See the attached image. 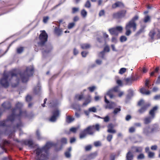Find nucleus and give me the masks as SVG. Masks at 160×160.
<instances>
[{
	"instance_id": "864d4df0",
	"label": "nucleus",
	"mask_w": 160,
	"mask_h": 160,
	"mask_svg": "<svg viewBox=\"0 0 160 160\" xmlns=\"http://www.w3.org/2000/svg\"><path fill=\"white\" fill-rule=\"evenodd\" d=\"M85 148L86 151H88L91 149L92 148V146L91 145H88L86 146Z\"/></svg>"
},
{
	"instance_id": "ea45409f",
	"label": "nucleus",
	"mask_w": 160,
	"mask_h": 160,
	"mask_svg": "<svg viewBox=\"0 0 160 160\" xmlns=\"http://www.w3.org/2000/svg\"><path fill=\"white\" fill-rule=\"evenodd\" d=\"M127 84H131L132 82V80L130 78H127L125 79Z\"/></svg>"
},
{
	"instance_id": "4c0bfd02",
	"label": "nucleus",
	"mask_w": 160,
	"mask_h": 160,
	"mask_svg": "<svg viewBox=\"0 0 160 160\" xmlns=\"http://www.w3.org/2000/svg\"><path fill=\"white\" fill-rule=\"evenodd\" d=\"M103 38L105 39V42H106V41L107 40H109L108 38V35L106 32H103Z\"/></svg>"
},
{
	"instance_id": "a878e982",
	"label": "nucleus",
	"mask_w": 160,
	"mask_h": 160,
	"mask_svg": "<svg viewBox=\"0 0 160 160\" xmlns=\"http://www.w3.org/2000/svg\"><path fill=\"white\" fill-rule=\"evenodd\" d=\"M86 133L83 131L80 133V138L82 139L85 138L87 135Z\"/></svg>"
},
{
	"instance_id": "6e6d98bb",
	"label": "nucleus",
	"mask_w": 160,
	"mask_h": 160,
	"mask_svg": "<svg viewBox=\"0 0 160 160\" xmlns=\"http://www.w3.org/2000/svg\"><path fill=\"white\" fill-rule=\"evenodd\" d=\"M126 29V34L127 36H129L130 35V34L131 33V31L130 30V29L125 28Z\"/></svg>"
},
{
	"instance_id": "f3484780",
	"label": "nucleus",
	"mask_w": 160,
	"mask_h": 160,
	"mask_svg": "<svg viewBox=\"0 0 160 160\" xmlns=\"http://www.w3.org/2000/svg\"><path fill=\"white\" fill-rule=\"evenodd\" d=\"M10 142L6 140H3L2 143L0 145V147L3 150H5L4 147L8 146Z\"/></svg>"
},
{
	"instance_id": "79ce46f5",
	"label": "nucleus",
	"mask_w": 160,
	"mask_h": 160,
	"mask_svg": "<svg viewBox=\"0 0 160 160\" xmlns=\"http://www.w3.org/2000/svg\"><path fill=\"white\" fill-rule=\"evenodd\" d=\"M113 137V136L111 134H108L107 138V139L108 141L110 142Z\"/></svg>"
},
{
	"instance_id": "e433bc0d",
	"label": "nucleus",
	"mask_w": 160,
	"mask_h": 160,
	"mask_svg": "<svg viewBox=\"0 0 160 160\" xmlns=\"http://www.w3.org/2000/svg\"><path fill=\"white\" fill-rule=\"evenodd\" d=\"M120 111H121L120 107H119V108H116L114 110L113 112V113L114 114H116L118 112H119Z\"/></svg>"
},
{
	"instance_id": "f8f14e48",
	"label": "nucleus",
	"mask_w": 160,
	"mask_h": 160,
	"mask_svg": "<svg viewBox=\"0 0 160 160\" xmlns=\"http://www.w3.org/2000/svg\"><path fill=\"white\" fill-rule=\"evenodd\" d=\"M109 51V47L107 45L104 48L103 51L100 52L99 54V56L100 57H101L102 58H104L105 52H108Z\"/></svg>"
},
{
	"instance_id": "6ab92c4d",
	"label": "nucleus",
	"mask_w": 160,
	"mask_h": 160,
	"mask_svg": "<svg viewBox=\"0 0 160 160\" xmlns=\"http://www.w3.org/2000/svg\"><path fill=\"white\" fill-rule=\"evenodd\" d=\"M2 106L5 109H8L11 107V104L9 102H7L2 104Z\"/></svg>"
},
{
	"instance_id": "f704fd0d",
	"label": "nucleus",
	"mask_w": 160,
	"mask_h": 160,
	"mask_svg": "<svg viewBox=\"0 0 160 160\" xmlns=\"http://www.w3.org/2000/svg\"><path fill=\"white\" fill-rule=\"evenodd\" d=\"M94 145L96 147L101 146L102 145V143L100 141H97L94 142Z\"/></svg>"
},
{
	"instance_id": "3c124183",
	"label": "nucleus",
	"mask_w": 160,
	"mask_h": 160,
	"mask_svg": "<svg viewBox=\"0 0 160 160\" xmlns=\"http://www.w3.org/2000/svg\"><path fill=\"white\" fill-rule=\"evenodd\" d=\"M126 71V69L125 68H122L120 69L119 71V73L122 74L125 72Z\"/></svg>"
},
{
	"instance_id": "338daca9",
	"label": "nucleus",
	"mask_w": 160,
	"mask_h": 160,
	"mask_svg": "<svg viewBox=\"0 0 160 160\" xmlns=\"http://www.w3.org/2000/svg\"><path fill=\"white\" fill-rule=\"evenodd\" d=\"M66 157L67 158H68L70 157V154L69 152H66L65 153Z\"/></svg>"
},
{
	"instance_id": "0eeeda50",
	"label": "nucleus",
	"mask_w": 160,
	"mask_h": 160,
	"mask_svg": "<svg viewBox=\"0 0 160 160\" xmlns=\"http://www.w3.org/2000/svg\"><path fill=\"white\" fill-rule=\"evenodd\" d=\"M52 113V115L50 118L49 120L50 122H55L57 118L59 117L60 112L59 110L57 109L53 111Z\"/></svg>"
},
{
	"instance_id": "8fccbe9b",
	"label": "nucleus",
	"mask_w": 160,
	"mask_h": 160,
	"mask_svg": "<svg viewBox=\"0 0 160 160\" xmlns=\"http://www.w3.org/2000/svg\"><path fill=\"white\" fill-rule=\"evenodd\" d=\"M83 97V96L82 95H77L75 96L76 98L78 99L79 100H81L82 98Z\"/></svg>"
},
{
	"instance_id": "a211bd4d",
	"label": "nucleus",
	"mask_w": 160,
	"mask_h": 160,
	"mask_svg": "<svg viewBox=\"0 0 160 160\" xmlns=\"http://www.w3.org/2000/svg\"><path fill=\"white\" fill-rule=\"evenodd\" d=\"M150 128L149 127H146L143 129V133L145 135H148L151 132Z\"/></svg>"
},
{
	"instance_id": "603ef678",
	"label": "nucleus",
	"mask_w": 160,
	"mask_h": 160,
	"mask_svg": "<svg viewBox=\"0 0 160 160\" xmlns=\"http://www.w3.org/2000/svg\"><path fill=\"white\" fill-rule=\"evenodd\" d=\"M75 25V24L74 22L70 23L68 25V28L69 29H71Z\"/></svg>"
},
{
	"instance_id": "4be33fe9",
	"label": "nucleus",
	"mask_w": 160,
	"mask_h": 160,
	"mask_svg": "<svg viewBox=\"0 0 160 160\" xmlns=\"http://www.w3.org/2000/svg\"><path fill=\"white\" fill-rule=\"evenodd\" d=\"M140 92L141 93L143 94L148 95L150 94V92L149 91H146L145 89L144 88H142L140 90Z\"/></svg>"
},
{
	"instance_id": "37998d69",
	"label": "nucleus",
	"mask_w": 160,
	"mask_h": 160,
	"mask_svg": "<svg viewBox=\"0 0 160 160\" xmlns=\"http://www.w3.org/2000/svg\"><path fill=\"white\" fill-rule=\"evenodd\" d=\"M127 38L125 36H122L120 38V40L121 42H123L126 41Z\"/></svg>"
},
{
	"instance_id": "39448f33",
	"label": "nucleus",
	"mask_w": 160,
	"mask_h": 160,
	"mask_svg": "<svg viewBox=\"0 0 160 160\" xmlns=\"http://www.w3.org/2000/svg\"><path fill=\"white\" fill-rule=\"evenodd\" d=\"M48 37V35L46 32L44 31H42L39 35L40 41L38 43V45L39 46L43 45L47 41Z\"/></svg>"
},
{
	"instance_id": "c9c22d12",
	"label": "nucleus",
	"mask_w": 160,
	"mask_h": 160,
	"mask_svg": "<svg viewBox=\"0 0 160 160\" xmlns=\"http://www.w3.org/2000/svg\"><path fill=\"white\" fill-rule=\"evenodd\" d=\"M79 10V8L78 7H74L72 8V13H75L78 12Z\"/></svg>"
},
{
	"instance_id": "2eb2a0df",
	"label": "nucleus",
	"mask_w": 160,
	"mask_h": 160,
	"mask_svg": "<svg viewBox=\"0 0 160 160\" xmlns=\"http://www.w3.org/2000/svg\"><path fill=\"white\" fill-rule=\"evenodd\" d=\"M112 8H115L117 7H124L123 4L120 2L118 1L112 5Z\"/></svg>"
},
{
	"instance_id": "5fc2aeb1",
	"label": "nucleus",
	"mask_w": 160,
	"mask_h": 160,
	"mask_svg": "<svg viewBox=\"0 0 160 160\" xmlns=\"http://www.w3.org/2000/svg\"><path fill=\"white\" fill-rule=\"evenodd\" d=\"M135 129L134 127H130L129 129V131L130 133H132L135 131Z\"/></svg>"
},
{
	"instance_id": "7ed1b4c3",
	"label": "nucleus",
	"mask_w": 160,
	"mask_h": 160,
	"mask_svg": "<svg viewBox=\"0 0 160 160\" xmlns=\"http://www.w3.org/2000/svg\"><path fill=\"white\" fill-rule=\"evenodd\" d=\"M56 145V144L52 142H48L42 148H38L35 151L36 159L37 160H44L48 158V149L52 146Z\"/></svg>"
},
{
	"instance_id": "5701e85b",
	"label": "nucleus",
	"mask_w": 160,
	"mask_h": 160,
	"mask_svg": "<svg viewBox=\"0 0 160 160\" xmlns=\"http://www.w3.org/2000/svg\"><path fill=\"white\" fill-rule=\"evenodd\" d=\"M81 47L82 49H85L90 48V45L89 44L85 43L81 44Z\"/></svg>"
},
{
	"instance_id": "69168bd1",
	"label": "nucleus",
	"mask_w": 160,
	"mask_h": 160,
	"mask_svg": "<svg viewBox=\"0 0 160 160\" xmlns=\"http://www.w3.org/2000/svg\"><path fill=\"white\" fill-rule=\"evenodd\" d=\"M151 148L152 150H155L157 149V146L156 145L152 146L151 147Z\"/></svg>"
},
{
	"instance_id": "4468645a",
	"label": "nucleus",
	"mask_w": 160,
	"mask_h": 160,
	"mask_svg": "<svg viewBox=\"0 0 160 160\" xmlns=\"http://www.w3.org/2000/svg\"><path fill=\"white\" fill-rule=\"evenodd\" d=\"M132 151L137 152H142L143 148L142 147L133 146L132 147Z\"/></svg>"
},
{
	"instance_id": "72a5a7b5",
	"label": "nucleus",
	"mask_w": 160,
	"mask_h": 160,
	"mask_svg": "<svg viewBox=\"0 0 160 160\" xmlns=\"http://www.w3.org/2000/svg\"><path fill=\"white\" fill-rule=\"evenodd\" d=\"M145 158V156L143 153H141L139 154L137 157V158L138 160L142 159H144Z\"/></svg>"
},
{
	"instance_id": "423d86ee",
	"label": "nucleus",
	"mask_w": 160,
	"mask_h": 160,
	"mask_svg": "<svg viewBox=\"0 0 160 160\" xmlns=\"http://www.w3.org/2000/svg\"><path fill=\"white\" fill-rule=\"evenodd\" d=\"M122 28L121 26H117L116 28H110L108 29L110 33L112 35H118L119 32H121Z\"/></svg>"
},
{
	"instance_id": "7c9ffc66",
	"label": "nucleus",
	"mask_w": 160,
	"mask_h": 160,
	"mask_svg": "<svg viewBox=\"0 0 160 160\" xmlns=\"http://www.w3.org/2000/svg\"><path fill=\"white\" fill-rule=\"evenodd\" d=\"M84 6L87 8H90L91 7V3L90 1L89 0H88L86 2Z\"/></svg>"
},
{
	"instance_id": "de8ad7c7",
	"label": "nucleus",
	"mask_w": 160,
	"mask_h": 160,
	"mask_svg": "<svg viewBox=\"0 0 160 160\" xmlns=\"http://www.w3.org/2000/svg\"><path fill=\"white\" fill-rule=\"evenodd\" d=\"M61 141L62 144H66L67 142V139L65 138H62Z\"/></svg>"
},
{
	"instance_id": "6e6552de",
	"label": "nucleus",
	"mask_w": 160,
	"mask_h": 160,
	"mask_svg": "<svg viewBox=\"0 0 160 160\" xmlns=\"http://www.w3.org/2000/svg\"><path fill=\"white\" fill-rule=\"evenodd\" d=\"M118 90L119 87L118 86L115 87L109 90L106 95L109 96L110 98H112L114 97V95L113 94V92H118Z\"/></svg>"
},
{
	"instance_id": "c03bdc74",
	"label": "nucleus",
	"mask_w": 160,
	"mask_h": 160,
	"mask_svg": "<svg viewBox=\"0 0 160 160\" xmlns=\"http://www.w3.org/2000/svg\"><path fill=\"white\" fill-rule=\"evenodd\" d=\"M23 50V47H20L17 48V52L18 53H22Z\"/></svg>"
},
{
	"instance_id": "aec40b11",
	"label": "nucleus",
	"mask_w": 160,
	"mask_h": 160,
	"mask_svg": "<svg viewBox=\"0 0 160 160\" xmlns=\"http://www.w3.org/2000/svg\"><path fill=\"white\" fill-rule=\"evenodd\" d=\"M133 155L131 151H129L126 155L127 160H132L133 159Z\"/></svg>"
},
{
	"instance_id": "412c9836",
	"label": "nucleus",
	"mask_w": 160,
	"mask_h": 160,
	"mask_svg": "<svg viewBox=\"0 0 160 160\" xmlns=\"http://www.w3.org/2000/svg\"><path fill=\"white\" fill-rule=\"evenodd\" d=\"M149 105L146 104L144 107H142L141 109H140L138 111L140 113H142L144 112L147 109V108L149 106Z\"/></svg>"
},
{
	"instance_id": "b1692460",
	"label": "nucleus",
	"mask_w": 160,
	"mask_h": 160,
	"mask_svg": "<svg viewBox=\"0 0 160 160\" xmlns=\"http://www.w3.org/2000/svg\"><path fill=\"white\" fill-rule=\"evenodd\" d=\"M58 104L57 101H52L49 104V106L51 107H56Z\"/></svg>"
},
{
	"instance_id": "cd10ccee",
	"label": "nucleus",
	"mask_w": 160,
	"mask_h": 160,
	"mask_svg": "<svg viewBox=\"0 0 160 160\" xmlns=\"http://www.w3.org/2000/svg\"><path fill=\"white\" fill-rule=\"evenodd\" d=\"M81 13L82 16L84 18H85L87 16V12L84 9H82L81 11Z\"/></svg>"
},
{
	"instance_id": "bf43d9fd",
	"label": "nucleus",
	"mask_w": 160,
	"mask_h": 160,
	"mask_svg": "<svg viewBox=\"0 0 160 160\" xmlns=\"http://www.w3.org/2000/svg\"><path fill=\"white\" fill-rule=\"evenodd\" d=\"M36 135L38 139H40L41 138L40 132L38 130H37L36 131Z\"/></svg>"
},
{
	"instance_id": "680f3d73",
	"label": "nucleus",
	"mask_w": 160,
	"mask_h": 160,
	"mask_svg": "<svg viewBox=\"0 0 160 160\" xmlns=\"http://www.w3.org/2000/svg\"><path fill=\"white\" fill-rule=\"evenodd\" d=\"M96 88V87L95 86H92L91 87H89L88 88V89H89L90 91L91 92H92L94 91V90Z\"/></svg>"
},
{
	"instance_id": "58836bf2",
	"label": "nucleus",
	"mask_w": 160,
	"mask_h": 160,
	"mask_svg": "<svg viewBox=\"0 0 160 160\" xmlns=\"http://www.w3.org/2000/svg\"><path fill=\"white\" fill-rule=\"evenodd\" d=\"M35 92L38 94L40 91V87L39 86H38L37 87L35 88L34 89Z\"/></svg>"
},
{
	"instance_id": "473e14b6",
	"label": "nucleus",
	"mask_w": 160,
	"mask_h": 160,
	"mask_svg": "<svg viewBox=\"0 0 160 160\" xmlns=\"http://www.w3.org/2000/svg\"><path fill=\"white\" fill-rule=\"evenodd\" d=\"M144 22L145 23H147L148 22H149L150 21V17L147 15L145 16L144 19Z\"/></svg>"
},
{
	"instance_id": "052dcab7",
	"label": "nucleus",
	"mask_w": 160,
	"mask_h": 160,
	"mask_svg": "<svg viewBox=\"0 0 160 160\" xmlns=\"http://www.w3.org/2000/svg\"><path fill=\"white\" fill-rule=\"evenodd\" d=\"M49 19V17L48 16L44 17L43 18V22L44 23H46Z\"/></svg>"
},
{
	"instance_id": "20e7f679",
	"label": "nucleus",
	"mask_w": 160,
	"mask_h": 160,
	"mask_svg": "<svg viewBox=\"0 0 160 160\" xmlns=\"http://www.w3.org/2000/svg\"><path fill=\"white\" fill-rule=\"evenodd\" d=\"M158 107L156 106L154 107L149 112V114L151 115V117H148L145 118L144 119V123L147 124L150 123L152 120L154 118L155 116V111L157 110Z\"/></svg>"
},
{
	"instance_id": "f257e3e1",
	"label": "nucleus",
	"mask_w": 160,
	"mask_h": 160,
	"mask_svg": "<svg viewBox=\"0 0 160 160\" xmlns=\"http://www.w3.org/2000/svg\"><path fill=\"white\" fill-rule=\"evenodd\" d=\"M33 71V67L30 66L27 67L25 71L19 74H16L12 72L8 73L4 72L2 78L0 80V83L2 86L7 88L12 83V86L15 87L19 83V79L18 78L19 76L20 77L22 82H26L29 77L32 75Z\"/></svg>"
},
{
	"instance_id": "a18cd8bd",
	"label": "nucleus",
	"mask_w": 160,
	"mask_h": 160,
	"mask_svg": "<svg viewBox=\"0 0 160 160\" xmlns=\"http://www.w3.org/2000/svg\"><path fill=\"white\" fill-rule=\"evenodd\" d=\"M105 11L103 10H101L100 11L99 13V16L101 17L104 15L105 14Z\"/></svg>"
},
{
	"instance_id": "9d476101",
	"label": "nucleus",
	"mask_w": 160,
	"mask_h": 160,
	"mask_svg": "<svg viewBox=\"0 0 160 160\" xmlns=\"http://www.w3.org/2000/svg\"><path fill=\"white\" fill-rule=\"evenodd\" d=\"M158 33V30L157 29L152 30L150 32L149 35L150 39L153 40L154 39L158 38L157 34Z\"/></svg>"
},
{
	"instance_id": "0e129e2a",
	"label": "nucleus",
	"mask_w": 160,
	"mask_h": 160,
	"mask_svg": "<svg viewBox=\"0 0 160 160\" xmlns=\"http://www.w3.org/2000/svg\"><path fill=\"white\" fill-rule=\"evenodd\" d=\"M144 103V101L143 100L141 99V100L138 103V105L139 106H141V105H143Z\"/></svg>"
},
{
	"instance_id": "9b49d317",
	"label": "nucleus",
	"mask_w": 160,
	"mask_h": 160,
	"mask_svg": "<svg viewBox=\"0 0 160 160\" xmlns=\"http://www.w3.org/2000/svg\"><path fill=\"white\" fill-rule=\"evenodd\" d=\"M132 28L133 31H135L136 29V24L135 22H134L132 21H130L126 25V28L130 29Z\"/></svg>"
},
{
	"instance_id": "2f4dec72",
	"label": "nucleus",
	"mask_w": 160,
	"mask_h": 160,
	"mask_svg": "<svg viewBox=\"0 0 160 160\" xmlns=\"http://www.w3.org/2000/svg\"><path fill=\"white\" fill-rule=\"evenodd\" d=\"M88 109L90 112H97V109L95 107H92L89 108Z\"/></svg>"
},
{
	"instance_id": "774afa93",
	"label": "nucleus",
	"mask_w": 160,
	"mask_h": 160,
	"mask_svg": "<svg viewBox=\"0 0 160 160\" xmlns=\"http://www.w3.org/2000/svg\"><path fill=\"white\" fill-rule=\"evenodd\" d=\"M156 84H159L160 83V75H159L156 81Z\"/></svg>"
},
{
	"instance_id": "c85d7f7f",
	"label": "nucleus",
	"mask_w": 160,
	"mask_h": 160,
	"mask_svg": "<svg viewBox=\"0 0 160 160\" xmlns=\"http://www.w3.org/2000/svg\"><path fill=\"white\" fill-rule=\"evenodd\" d=\"M74 119L68 116L66 118V121L68 123H70L74 121Z\"/></svg>"
},
{
	"instance_id": "393cba45",
	"label": "nucleus",
	"mask_w": 160,
	"mask_h": 160,
	"mask_svg": "<svg viewBox=\"0 0 160 160\" xmlns=\"http://www.w3.org/2000/svg\"><path fill=\"white\" fill-rule=\"evenodd\" d=\"M97 156L96 153H92L89 155L88 156V159L89 160H91Z\"/></svg>"
},
{
	"instance_id": "1a4fd4ad",
	"label": "nucleus",
	"mask_w": 160,
	"mask_h": 160,
	"mask_svg": "<svg viewBox=\"0 0 160 160\" xmlns=\"http://www.w3.org/2000/svg\"><path fill=\"white\" fill-rule=\"evenodd\" d=\"M107 96L106 95H105L104 97L105 102L106 103H107V105L105 107L106 108L111 109L115 107L116 106L115 103L112 102H109L106 98Z\"/></svg>"
},
{
	"instance_id": "f03ea898",
	"label": "nucleus",
	"mask_w": 160,
	"mask_h": 160,
	"mask_svg": "<svg viewBox=\"0 0 160 160\" xmlns=\"http://www.w3.org/2000/svg\"><path fill=\"white\" fill-rule=\"evenodd\" d=\"M22 106L23 104L22 103L18 102L16 105V108L12 110L11 115L8 116L6 120L0 121V127H6V130L3 132L5 134L10 135L16 130H21L22 125L20 121L17 124L16 126L13 127V130H11V127L10 125L14 120L18 119L19 120L21 118L26 116V111H22L21 110Z\"/></svg>"
},
{
	"instance_id": "4d7b16f0",
	"label": "nucleus",
	"mask_w": 160,
	"mask_h": 160,
	"mask_svg": "<svg viewBox=\"0 0 160 160\" xmlns=\"http://www.w3.org/2000/svg\"><path fill=\"white\" fill-rule=\"evenodd\" d=\"M32 98L31 96L30 95H28L26 98V101L27 102H30L32 100Z\"/></svg>"
},
{
	"instance_id": "bb28decb",
	"label": "nucleus",
	"mask_w": 160,
	"mask_h": 160,
	"mask_svg": "<svg viewBox=\"0 0 160 160\" xmlns=\"http://www.w3.org/2000/svg\"><path fill=\"white\" fill-rule=\"evenodd\" d=\"M55 32L56 34L58 35H59L61 34L62 32V31L60 29L58 28H56L55 29Z\"/></svg>"
},
{
	"instance_id": "a19ab883",
	"label": "nucleus",
	"mask_w": 160,
	"mask_h": 160,
	"mask_svg": "<svg viewBox=\"0 0 160 160\" xmlns=\"http://www.w3.org/2000/svg\"><path fill=\"white\" fill-rule=\"evenodd\" d=\"M128 92L129 93L127 96V98H129L130 96H132L133 94V92L132 90H129Z\"/></svg>"
},
{
	"instance_id": "09e8293b",
	"label": "nucleus",
	"mask_w": 160,
	"mask_h": 160,
	"mask_svg": "<svg viewBox=\"0 0 160 160\" xmlns=\"http://www.w3.org/2000/svg\"><path fill=\"white\" fill-rule=\"evenodd\" d=\"M154 155V152H148V156L150 158H152Z\"/></svg>"
},
{
	"instance_id": "e2e57ef3",
	"label": "nucleus",
	"mask_w": 160,
	"mask_h": 160,
	"mask_svg": "<svg viewBox=\"0 0 160 160\" xmlns=\"http://www.w3.org/2000/svg\"><path fill=\"white\" fill-rule=\"evenodd\" d=\"M104 119V121L105 122H107L109 120V118L108 116H106L105 118H102Z\"/></svg>"
},
{
	"instance_id": "c756f323",
	"label": "nucleus",
	"mask_w": 160,
	"mask_h": 160,
	"mask_svg": "<svg viewBox=\"0 0 160 160\" xmlns=\"http://www.w3.org/2000/svg\"><path fill=\"white\" fill-rule=\"evenodd\" d=\"M91 102V99L90 98H88V99L85 100V102L83 103L82 106H86Z\"/></svg>"
},
{
	"instance_id": "ddd939ff",
	"label": "nucleus",
	"mask_w": 160,
	"mask_h": 160,
	"mask_svg": "<svg viewBox=\"0 0 160 160\" xmlns=\"http://www.w3.org/2000/svg\"><path fill=\"white\" fill-rule=\"evenodd\" d=\"M25 145H28L30 148H34L35 145L31 140H27L25 141L24 142Z\"/></svg>"
},
{
	"instance_id": "13d9d810",
	"label": "nucleus",
	"mask_w": 160,
	"mask_h": 160,
	"mask_svg": "<svg viewBox=\"0 0 160 160\" xmlns=\"http://www.w3.org/2000/svg\"><path fill=\"white\" fill-rule=\"evenodd\" d=\"M78 129V128H72L70 129V130L73 132H75Z\"/></svg>"
},
{
	"instance_id": "49530a36",
	"label": "nucleus",
	"mask_w": 160,
	"mask_h": 160,
	"mask_svg": "<svg viewBox=\"0 0 160 160\" xmlns=\"http://www.w3.org/2000/svg\"><path fill=\"white\" fill-rule=\"evenodd\" d=\"M107 132L109 133H114L116 132V131L112 128L108 129Z\"/></svg>"
},
{
	"instance_id": "dca6fc26",
	"label": "nucleus",
	"mask_w": 160,
	"mask_h": 160,
	"mask_svg": "<svg viewBox=\"0 0 160 160\" xmlns=\"http://www.w3.org/2000/svg\"><path fill=\"white\" fill-rule=\"evenodd\" d=\"M93 126H89L85 129L83 131H85L86 134H88L90 135H92L93 133L92 132V130L93 127Z\"/></svg>"
}]
</instances>
